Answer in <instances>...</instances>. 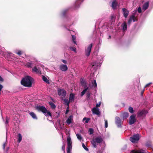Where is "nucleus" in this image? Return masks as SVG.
I'll return each mask as SVG.
<instances>
[{"label": "nucleus", "mask_w": 153, "mask_h": 153, "mask_svg": "<svg viewBox=\"0 0 153 153\" xmlns=\"http://www.w3.org/2000/svg\"><path fill=\"white\" fill-rule=\"evenodd\" d=\"M92 46V44H91L88 47L87 49L85 50V54L87 56H89L91 52V48Z\"/></svg>", "instance_id": "423d86ee"}, {"label": "nucleus", "mask_w": 153, "mask_h": 153, "mask_svg": "<svg viewBox=\"0 0 153 153\" xmlns=\"http://www.w3.org/2000/svg\"><path fill=\"white\" fill-rule=\"evenodd\" d=\"M72 40L73 41L74 43L76 45L77 44L76 40V37L74 35H72Z\"/></svg>", "instance_id": "c85d7f7f"}, {"label": "nucleus", "mask_w": 153, "mask_h": 153, "mask_svg": "<svg viewBox=\"0 0 153 153\" xmlns=\"http://www.w3.org/2000/svg\"><path fill=\"white\" fill-rule=\"evenodd\" d=\"M89 132L90 134H92L94 132V130L92 128H90L89 129Z\"/></svg>", "instance_id": "72a5a7b5"}, {"label": "nucleus", "mask_w": 153, "mask_h": 153, "mask_svg": "<svg viewBox=\"0 0 153 153\" xmlns=\"http://www.w3.org/2000/svg\"><path fill=\"white\" fill-rule=\"evenodd\" d=\"M82 146L83 148L86 151H88V149L87 148L86 146H85L84 144L83 143H82Z\"/></svg>", "instance_id": "e433bc0d"}, {"label": "nucleus", "mask_w": 153, "mask_h": 153, "mask_svg": "<svg viewBox=\"0 0 153 153\" xmlns=\"http://www.w3.org/2000/svg\"><path fill=\"white\" fill-rule=\"evenodd\" d=\"M68 111H69L68 110H66V111L65 114H67V113H68Z\"/></svg>", "instance_id": "5fc2aeb1"}, {"label": "nucleus", "mask_w": 153, "mask_h": 153, "mask_svg": "<svg viewBox=\"0 0 153 153\" xmlns=\"http://www.w3.org/2000/svg\"><path fill=\"white\" fill-rule=\"evenodd\" d=\"M136 121L135 118V116L134 115H132L130 117V119L129 121V124L131 125L134 124Z\"/></svg>", "instance_id": "1a4fd4ad"}, {"label": "nucleus", "mask_w": 153, "mask_h": 153, "mask_svg": "<svg viewBox=\"0 0 153 153\" xmlns=\"http://www.w3.org/2000/svg\"><path fill=\"white\" fill-rule=\"evenodd\" d=\"M58 95L65 97L66 95V91L63 89H59L58 90Z\"/></svg>", "instance_id": "0eeeda50"}, {"label": "nucleus", "mask_w": 153, "mask_h": 153, "mask_svg": "<svg viewBox=\"0 0 153 153\" xmlns=\"http://www.w3.org/2000/svg\"><path fill=\"white\" fill-rule=\"evenodd\" d=\"M62 149L64 151H65V144L63 145L62 147Z\"/></svg>", "instance_id": "09e8293b"}, {"label": "nucleus", "mask_w": 153, "mask_h": 153, "mask_svg": "<svg viewBox=\"0 0 153 153\" xmlns=\"http://www.w3.org/2000/svg\"><path fill=\"white\" fill-rule=\"evenodd\" d=\"M30 115L34 119H37V117L35 113L33 112L29 113Z\"/></svg>", "instance_id": "4be33fe9"}, {"label": "nucleus", "mask_w": 153, "mask_h": 153, "mask_svg": "<svg viewBox=\"0 0 153 153\" xmlns=\"http://www.w3.org/2000/svg\"><path fill=\"white\" fill-rule=\"evenodd\" d=\"M49 105L51 106V107L52 108L54 109L56 108V106L54 104V103H53L52 102H49Z\"/></svg>", "instance_id": "393cba45"}, {"label": "nucleus", "mask_w": 153, "mask_h": 153, "mask_svg": "<svg viewBox=\"0 0 153 153\" xmlns=\"http://www.w3.org/2000/svg\"><path fill=\"white\" fill-rule=\"evenodd\" d=\"M121 26L122 27L124 31H125L126 30L127 27L126 22H123V23L122 24Z\"/></svg>", "instance_id": "6ab92c4d"}, {"label": "nucleus", "mask_w": 153, "mask_h": 153, "mask_svg": "<svg viewBox=\"0 0 153 153\" xmlns=\"http://www.w3.org/2000/svg\"><path fill=\"white\" fill-rule=\"evenodd\" d=\"M64 102H65V104H66L68 106H69V103L70 102V100L68 101V99H65L64 100Z\"/></svg>", "instance_id": "a878e982"}, {"label": "nucleus", "mask_w": 153, "mask_h": 153, "mask_svg": "<svg viewBox=\"0 0 153 153\" xmlns=\"http://www.w3.org/2000/svg\"><path fill=\"white\" fill-rule=\"evenodd\" d=\"M111 20H113V19H114V20L115 21V19L114 17L113 16H111Z\"/></svg>", "instance_id": "603ef678"}, {"label": "nucleus", "mask_w": 153, "mask_h": 153, "mask_svg": "<svg viewBox=\"0 0 153 153\" xmlns=\"http://www.w3.org/2000/svg\"><path fill=\"white\" fill-rule=\"evenodd\" d=\"M146 146L147 147H151V146H152L151 144L150 143H148V142L147 143H146Z\"/></svg>", "instance_id": "4c0bfd02"}, {"label": "nucleus", "mask_w": 153, "mask_h": 153, "mask_svg": "<svg viewBox=\"0 0 153 153\" xmlns=\"http://www.w3.org/2000/svg\"><path fill=\"white\" fill-rule=\"evenodd\" d=\"M60 69L63 71H65L67 70L68 68L66 65L61 64L59 66Z\"/></svg>", "instance_id": "f8f14e48"}, {"label": "nucleus", "mask_w": 153, "mask_h": 153, "mask_svg": "<svg viewBox=\"0 0 153 153\" xmlns=\"http://www.w3.org/2000/svg\"><path fill=\"white\" fill-rule=\"evenodd\" d=\"M84 88V89L81 93L80 95L81 96H82L85 94L87 90L89 89V88L88 87H87L86 86H85Z\"/></svg>", "instance_id": "aec40b11"}, {"label": "nucleus", "mask_w": 153, "mask_h": 153, "mask_svg": "<svg viewBox=\"0 0 153 153\" xmlns=\"http://www.w3.org/2000/svg\"><path fill=\"white\" fill-rule=\"evenodd\" d=\"M123 12L124 16L125 18H126L129 13V11L126 8H123L122 9Z\"/></svg>", "instance_id": "4468645a"}, {"label": "nucleus", "mask_w": 153, "mask_h": 153, "mask_svg": "<svg viewBox=\"0 0 153 153\" xmlns=\"http://www.w3.org/2000/svg\"><path fill=\"white\" fill-rule=\"evenodd\" d=\"M70 49L72 51L75 52L76 51V48H75L70 47Z\"/></svg>", "instance_id": "58836bf2"}, {"label": "nucleus", "mask_w": 153, "mask_h": 153, "mask_svg": "<svg viewBox=\"0 0 153 153\" xmlns=\"http://www.w3.org/2000/svg\"><path fill=\"white\" fill-rule=\"evenodd\" d=\"M33 81V78L27 76L22 78L21 81V84L25 87L30 88L32 87Z\"/></svg>", "instance_id": "f257e3e1"}, {"label": "nucleus", "mask_w": 153, "mask_h": 153, "mask_svg": "<svg viewBox=\"0 0 153 153\" xmlns=\"http://www.w3.org/2000/svg\"><path fill=\"white\" fill-rule=\"evenodd\" d=\"M95 64H94V63H93V64L92 65V67H93L94 66H95Z\"/></svg>", "instance_id": "6e6d98bb"}, {"label": "nucleus", "mask_w": 153, "mask_h": 153, "mask_svg": "<svg viewBox=\"0 0 153 153\" xmlns=\"http://www.w3.org/2000/svg\"><path fill=\"white\" fill-rule=\"evenodd\" d=\"M140 139L138 134L134 135L130 138V140L132 143H134L138 141Z\"/></svg>", "instance_id": "39448f33"}, {"label": "nucleus", "mask_w": 153, "mask_h": 153, "mask_svg": "<svg viewBox=\"0 0 153 153\" xmlns=\"http://www.w3.org/2000/svg\"><path fill=\"white\" fill-rule=\"evenodd\" d=\"M91 94L89 93L88 92L87 94V97L88 98H89Z\"/></svg>", "instance_id": "c03bdc74"}, {"label": "nucleus", "mask_w": 153, "mask_h": 153, "mask_svg": "<svg viewBox=\"0 0 153 153\" xmlns=\"http://www.w3.org/2000/svg\"><path fill=\"white\" fill-rule=\"evenodd\" d=\"M128 110H129V112L130 113H133L134 112V111L133 110V108L131 107H129Z\"/></svg>", "instance_id": "7c9ffc66"}, {"label": "nucleus", "mask_w": 153, "mask_h": 153, "mask_svg": "<svg viewBox=\"0 0 153 153\" xmlns=\"http://www.w3.org/2000/svg\"><path fill=\"white\" fill-rule=\"evenodd\" d=\"M134 22L137 21V18L134 15H132L130 16L129 19L128 21V24L130 25L132 22V21Z\"/></svg>", "instance_id": "6e6552de"}, {"label": "nucleus", "mask_w": 153, "mask_h": 153, "mask_svg": "<svg viewBox=\"0 0 153 153\" xmlns=\"http://www.w3.org/2000/svg\"><path fill=\"white\" fill-rule=\"evenodd\" d=\"M74 95L72 93H71L70 95L69 100L70 101H72L74 100Z\"/></svg>", "instance_id": "cd10ccee"}, {"label": "nucleus", "mask_w": 153, "mask_h": 153, "mask_svg": "<svg viewBox=\"0 0 153 153\" xmlns=\"http://www.w3.org/2000/svg\"><path fill=\"white\" fill-rule=\"evenodd\" d=\"M92 87L94 88H96L97 87V84L95 80H94L92 81Z\"/></svg>", "instance_id": "5701e85b"}, {"label": "nucleus", "mask_w": 153, "mask_h": 153, "mask_svg": "<svg viewBox=\"0 0 153 153\" xmlns=\"http://www.w3.org/2000/svg\"><path fill=\"white\" fill-rule=\"evenodd\" d=\"M18 141L19 142H20L22 140V136L21 134H18Z\"/></svg>", "instance_id": "c756f323"}, {"label": "nucleus", "mask_w": 153, "mask_h": 153, "mask_svg": "<svg viewBox=\"0 0 153 153\" xmlns=\"http://www.w3.org/2000/svg\"><path fill=\"white\" fill-rule=\"evenodd\" d=\"M90 119L89 118H87L86 117H84L83 119V120H85V123H88L89 121L90 120Z\"/></svg>", "instance_id": "473e14b6"}, {"label": "nucleus", "mask_w": 153, "mask_h": 153, "mask_svg": "<svg viewBox=\"0 0 153 153\" xmlns=\"http://www.w3.org/2000/svg\"><path fill=\"white\" fill-rule=\"evenodd\" d=\"M73 116L72 115H71L69 117L66 121V122L69 125L71 123V121L73 120Z\"/></svg>", "instance_id": "f3484780"}, {"label": "nucleus", "mask_w": 153, "mask_h": 153, "mask_svg": "<svg viewBox=\"0 0 153 153\" xmlns=\"http://www.w3.org/2000/svg\"><path fill=\"white\" fill-rule=\"evenodd\" d=\"M16 53L19 55H21L22 54V52L21 51H19L17 52Z\"/></svg>", "instance_id": "a18cd8bd"}, {"label": "nucleus", "mask_w": 153, "mask_h": 153, "mask_svg": "<svg viewBox=\"0 0 153 153\" xmlns=\"http://www.w3.org/2000/svg\"><path fill=\"white\" fill-rule=\"evenodd\" d=\"M92 111L94 114H97V115H100V112L98 108L95 107L93 108L92 110Z\"/></svg>", "instance_id": "9d476101"}, {"label": "nucleus", "mask_w": 153, "mask_h": 153, "mask_svg": "<svg viewBox=\"0 0 153 153\" xmlns=\"http://www.w3.org/2000/svg\"><path fill=\"white\" fill-rule=\"evenodd\" d=\"M117 5V3L116 2V0H114L111 4L112 7L113 9H115L116 8Z\"/></svg>", "instance_id": "a211bd4d"}, {"label": "nucleus", "mask_w": 153, "mask_h": 153, "mask_svg": "<svg viewBox=\"0 0 153 153\" xmlns=\"http://www.w3.org/2000/svg\"><path fill=\"white\" fill-rule=\"evenodd\" d=\"M67 153H71V150L72 149V142L70 137H68L67 139Z\"/></svg>", "instance_id": "20e7f679"}, {"label": "nucleus", "mask_w": 153, "mask_h": 153, "mask_svg": "<svg viewBox=\"0 0 153 153\" xmlns=\"http://www.w3.org/2000/svg\"><path fill=\"white\" fill-rule=\"evenodd\" d=\"M115 123L117 126L120 127L121 125V120L119 117H116L115 118Z\"/></svg>", "instance_id": "9b49d317"}, {"label": "nucleus", "mask_w": 153, "mask_h": 153, "mask_svg": "<svg viewBox=\"0 0 153 153\" xmlns=\"http://www.w3.org/2000/svg\"><path fill=\"white\" fill-rule=\"evenodd\" d=\"M62 61L64 64H66L67 63V61L65 60L62 59Z\"/></svg>", "instance_id": "de8ad7c7"}, {"label": "nucleus", "mask_w": 153, "mask_h": 153, "mask_svg": "<svg viewBox=\"0 0 153 153\" xmlns=\"http://www.w3.org/2000/svg\"><path fill=\"white\" fill-rule=\"evenodd\" d=\"M33 71L37 73L40 72V70L37 69L36 66L34 67L33 69Z\"/></svg>", "instance_id": "b1692460"}, {"label": "nucleus", "mask_w": 153, "mask_h": 153, "mask_svg": "<svg viewBox=\"0 0 153 153\" xmlns=\"http://www.w3.org/2000/svg\"><path fill=\"white\" fill-rule=\"evenodd\" d=\"M100 105H101V102H100L98 104H97L96 105V108H97L99 107H100Z\"/></svg>", "instance_id": "37998d69"}, {"label": "nucleus", "mask_w": 153, "mask_h": 153, "mask_svg": "<svg viewBox=\"0 0 153 153\" xmlns=\"http://www.w3.org/2000/svg\"><path fill=\"white\" fill-rule=\"evenodd\" d=\"M138 12L139 13H140L142 12L141 8L140 7H139L137 9Z\"/></svg>", "instance_id": "a19ab883"}, {"label": "nucleus", "mask_w": 153, "mask_h": 153, "mask_svg": "<svg viewBox=\"0 0 153 153\" xmlns=\"http://www.w3.org/2000/svg\"><path fill=\"white\" fill-rule=\"evenodd\" d=\"M3 88V86L1 85V84H0V91H1L2 89Z\"/></svg>", "instance_id": "3c124183"}, {"label": "nucleus", "mask_w": 153, "mask_h": 153, "mask_svg": "<svg viewBox=\"0 0 153 153\" xmlns=\"http://www.w3.org/2000/svg\"><path fill=\"white\" fill-rule=\"evenodd\" d=\"M84 83H85V82L84 81H82L81 82V83L82 84V85H83V84H84Z\"/></svg>", "instance_id": "864d4df0"}, {"label": "nucleus", "mask_w": 153, "mask_h": 153, "mask_svg": "<svg viewBox=\"0 0 153 153\" xmlns=\"http://www.w3.org/2000/svg\"><path fill=\"white\" fill-rule=\"evenodd\" d=\"M76 136L79 140H81L82 139V137L80 134H76Z\"/></svg>", "instance_id": "2f4dec72"}, {"label": "nucleus", "mask_w": 153, "mask_h": 153, "mask_svg": "<svg viewBox=\"0 0 153 153\" xmlns=\"http://www.w3.org/2000/svg\"><path fill=\"white\" fill-rule=\"evenodd\" d=\"M109 38H111V36H109Z\"/></svg>", "instance_id": "13d9d810"}, {"label": "nucleus", "mask_w": 153, "mask_h": 153, "mask_svg": "<svg viewBox=\"0 0 153 153\" xmlns=\"http://www.w3.org/2000/svg\"><path fill=\"white\" fill-rule=\"evenodd\" d=\"M149 1L146 2L145 3L143 6L142 9L144 11L146 10L149 7Z\"/></svg>", "instance_id": "dca6fc26"}, {"label": "nucleus", "mask_w": 153, "mask_h": 153, "mask_svg": "<svg viewBox=\"0 0 153 153\" xmlns=\"http://www.w3.org/2000/svg\"><path fill=\"white\" fill-rule=\"evenodd\" d=\"M42 79L44 81L47 83H49V80L47 78L44 76L42 77Z\"/></svg>", "instance_id": "bb28decb"}, {"label": "nucleus", "mask_w": 153, "mask_h": 153, "mask_svg": "<svg viewBox=\"0 0 153 153\" xmlns=\"http://www.w3.org/2000/svg\"><path fill=\"white\" fill-rule=\"evenodd\" d=\"M152 83V82H149V83H148L147 84H146V85H145V87H144V88H146V87H148L149 86V85H150Z\"/></svg>", "instance_id": "ea45409f"}, {"label": "nucleus", "mask_w": 153, "mask_h": 153, "mask_svg": "<svg viewBox=\"0 0 153 153\" xmlns=\"http://www.w3.org/2000/svg\"><path fill=\"white\" fill-rule=\"evenodd\" d=\"M33 65V63L30 62H28L27 63V65L28 67L30 68L32 67V65Z\"/></svg>", "instance_id": "c9c22d12"}, {"label": "nucleus", "mask_w": 153, "mask_h": 153, "mask_svg": "<svg viewBox=\"0 0 153 153\" xmlns=\"http://www.w3.org/2000/svg\"><path fill=\"white\" fill-rule=\"evenodd\" d=\"M51 100L53 102H54V100L52 98H51Z\"/></svg>", "instance_id": "4d7b16f0"}, {"label": "nucleus", "mask_w": 153, "mask_h": 153, "mask_svg": "<svg viewBox=\"0 0 153 153\" xmlns=\"http://www.w3.org/2000/svg\"><path fill=\"white\" fill-rule=\"evenodd\" d=\"M5 146H6V144H5V143H4L3 145H2V147H3V149H4L5 148Z\"/></svg>", "instance_id": "8fccbe9b"}, {"label": "nucleus", "mask_w": 153, "mask_h": 153, "mask_svg": "<svg viewBox=\"0 0 153 153\" xmlns=\"http://www.w3.org/2000/svg\"><path fill=\"white\" fill-rule=\"evenodd\" d=\"M147 113V112L145 110H143L139 112L138 113V116L141 117L143 115H145Z\"/></svg>", "instance_id": "2eb2a0df"}, {"label": "nucleus", "mask_w": 153, "mask_h": 153, "mask_svg": "<svg viewBox=\"0 0 153 153\" xmlns=\"http://www.w3.org/2000/svg\"><path fill=\"white\" fill-rule=\"evenodd\" d=\"M103 141L102 138L100 137H99L93 139L91 142L93 147L96 148L97 146V143H100Z\"/></svg>", "instance_id": "7ed1b4c3"}, {"label": "nucleus", "mask_w": 153, "mask_h": 153, "mask_svg": "<svg viewBox=\"0 0 153 153\" xmlns=\"http://www.w3.org/2000/svg\"><path fill=\"white\" fill-rule=\"evenodd\" d=\"M145 151L143 149L136 150H133L131 151L130 153H145Z\"/></svg>", "instance_id": "ddd939ff"}, {"label": "nucleus", "mask_w": 153, "mask_h": 153, "mask_svg": "<svg viewBox=\"0 0 153 153\" xmlns=\"http://www.w3.org/2000/svg\"><path fill=\"white\" fill-rule=\"evenodd\" d=\"M36 109L39 111L42 112L46 116H48L51 117L52 116L51 113L49 111H48L44 106H37L36 107Z\"/></svg>", "instance_id": "f03ea898"}, {"label": "nucleus", "mask_w": 153, "mask_h": 153, "mask_svg": "<svg viewBox=\"0 0 153 153\" xmlns=\"http://www.w3.org/2000/svg\"><path fill=\"white\" fill-rule=\"evenodd\" d=\"M78 1H77L76 2V3H78Z\"/></svg>", "instance_id": "bf43d9fd"}, {"label": "nucleus", "mask_w": 153, "mask_h": 153, "mask_svg": "<svg viewBox=\"0 0 153 153\" xmlns=\"http://www.w3.org/2000/svg\"><path fill=\"white\" fill-rule=\"evenodd\" d=\"M122 115L123 119H126L129 116V114L127 112H125L123 113Z\"/></svg>", "instance_id": "412c9836"}, {"label": "nucleus", "mask_w": 153, "mask_h": 153, "mask_svg": "<svg viewBox=\"0 0 153 153\" xmlns=\"http://www.w3.org/2000/svg\"><path fill=\"white\" fill-rule=\"evenodd\" d=\"M9 117H6V122H5V123L6 125L8 124V123H9Z\"/></svg>", "instance_id": "f704fd0d"}, {"label": "nucleus", "mask_w": 153, "mask_h": 153, "mask_svg": "<svg viewBox=\"0 0 153 153\" xmlns=\"http://www.w3.org/2000/svg\"><path fill=\"white\" fill-rule=\"evenodd\" d=\"M108 123L107 120H105V128H106L108 127Z\"/></svg>", "instance_id": "79ce46f5"}, {"label": "nucleus", "mask_w": 153, "mask_h": 153, "mask_svg": "<svg viewBox=\"0 0 153 153\" xmlns=\"http://www.w3.org/2000/svg\"><path fill=\"white\" fill-rule=\"evenodd\" d=\"M4 80L2 77L0 76V83L3 82Z\"/></svg>", "instance_id": "49530a36"}]
</instances>
